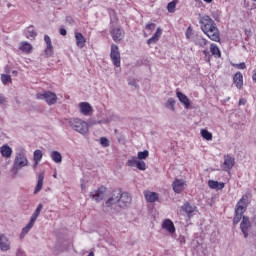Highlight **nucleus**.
<instances>
[{"label": "nucleus", "mask_w": 256, "mask_h": 256, "mask_svg": "<svg viewBox=\"0 0 256 256\" xmlns=\"http://www.w3.org/2000/svg\"><path fill=\"white\" fill-rule=\"evenodd\" d=\"M119 188L114 189L111 193V197L108 198L103 204V209L112 211V213H119L121 208L119 206Z\"/></svg>", "instance_id": "1"}, {"label": "nucleus", "mask_w": 256, "mask_h": 256, "mask_svg": "<svg viewBox=\"0 0 256 256\" xmlns=\"http://www.w3.org/2000/svg\"><path fill=\"white\" fill-rule=\"evenodd\" d=\"M67 123L71 129L80 133V135H87L89 133V124L79 118H69Z\"/></svg>", "instance_id": "2"}, {"label": "nucleus", "mask_w": 256, "mask_h": 256, "mask_svg": "<svg viewBox=\"0 0 256 256\" xmlns=\"http://www.w3.org/2000/svg\"><path fill=\"white\" fill-rule=\"evenodd\" d=\"M27 163L28 161L27 157H25V153L19 152L16 154L11 171L14 173V175H17L20 169H23V167H27Z\"/></svg>", "instance_id": "3"}, {"label": "nucleus", "mask_w": 256, "mask_h": 256, "mask_svg": "<svg viewBox=\"0 0 256 256\" xmlns=\"http://www.w3.org/2000/svg\"><path fill=\"white\" fill-rule=\"evenodd\" d=\"M245 209H247L245 198H241L235 208V215L233 218L234 225H237L241 221V219H243V214L245 213Z\"/></svg>", "instance_id": "4"}, {"label": "nucleus", "mask_w": 256, "mask_h": 256, "mask_svg": "<svg viewBox=\"0 0 256 256\" xmlns=\"http://www.w3.org/2000/svg\"><path fill=\"white\" fill-rule=\"evenodd\" d=\"M36 99L46 101L47 105H55V103H57V94L51 91H46L44 93H38Z\"/></svg>", "instance_id": "5"}, {"label": "nucleus", "mask_w": 256, "mask_h": 256, "mask_svg": "<svg viewBox=\"0 0 256 256\" xmlns=\"http://www.w3.org/2000/svg\"><path fill=\"white\" fill-rule=\"evenodd\" d=\"M202 31L204 35H207V37L211 41H215L216 43H219V41H221V36H220L219 28H217V24L214 25V29H211V26H210L208 28L202 29Z\"/></svg>", "instance_id": "6"}, {"label": "nucleus", "mask_w": 256, "mask_h": 256, "mask_svg": "<svg viewBox=\"0 0 256 256\" xmlns=\"http://www.w3.org/2000/svg\"><path fill=\"white\" fill-rule=\"evenodd\" d=\"M110 59L115 67H121V52L116 44L111 45Z\"/></svg>", "instance_id": "7"}, {"label": "nucleus", "mask_w": 256, "mask_h": 256, "mask_svg": "<svg viewBox=\"0 0 256 256\" xmlns=\"http://www.w3.org/2000/svg\"><path fill=\"white\" fill-rule=\"evenodd\" d=\"M118 205L121 209H125L131 205V196L127 192H123L121 188H119V195H118Z\"/></svg>", "instance_id": "8"}, {"label": "nucleus", "mask_w": 256, "mask_h": 256, "mask_svg": "<svg viewBox=\"0 0 256 256\" xmlns=\"http://www.w3.org/2000/svg\"><path fill=\"white\" fill-rule=\"evenodd\" d=\"M105 193H107V188L105 186H101L96 191L91 192L89 197L96 201V203H101V201L105 199Z\"/></svg>", "instance_id": "9"}, {"label": "nucleus", "mask_w": 256, "mask_h": 256, "mask_svg": "<svg viewBox=\"0 0 256 256\" xmlns=\"http://www.w3.org/2000/svg\"><path fill=\"white\" fill-rule=\"evenodd\" d=\"M240 229L244 235V238L247 239V237H249V229H251V220H249V217L243 216L240 223Z\"/></svg>", "instance_id": "10"}, {"label": "nucleus", "mask_w": 256, "mask_h": 256, "mask_svg": "<svg viewBox=\"0 0 256 256\" xmlns=\"http://www.w3.org/2000/svg\"><path fill=\"white\" fill-rule=\"evenodd\" d=\"M199 23L201 24V31L209 27H211V29H215V25H217L215 21H213V19H211V17L208 15H204L202 18H200Z\"/></svg>", "instance_id": "11"}, {"label": "nucleus", "mask_w": 256, "mask_h": 256, "mask_svg": "<svg viewBox=\"0 0 256 256\" xmlns=\"http://www.w3.org/2000/svg\"><path fill=\"white\" fill-rule=\"evenodd\" d=\"M185 185H187V182H185V180L176 178L172 183L174 193H181L185 189Z\"/></svg>", "instance_id": "12"}, {"label": "nucleus", "mask_w": 256, "mask_h": 256, "mask_svg": "<svg viewBox=\"0 0 256 256\" xmlns=\"http://www.w3.org/2000/svg\"><path fill=\"white\" fill-rule=\"evenodd\" d=\"M111 37L115 43H118V41H122L123 37H125V33L121 28H113L111 31Z\"/></svg>", "instance_id": "13"}, {"label": "nucleus", "mask_w": 256, "mask_h": 256, "mask_svg": "<svg viewBox=\"0 0 256 256\" xmlns=\"http://www.w3.org/2000/svg\"><path fill=\"white\" fill-rule=\"evenodd\" d=\"M11 249V241L4 234H0V250L9 251Z\"/></svg>", "instance_id": "14"}, {"label": "nucleus", "mask_w": 256, "mask_h": 256, "mask_svg": "<svg viewBox=\"0 0 256 256\" xmlns=\"http://www.w3.org/2000/svg\"><path fill=\"white\" fill-rule=\"evenodd\" d=\"M176 96L178 98V101H180V103L182 105H184L185 109H189V107H191V100H189L187 95L183 94L182 92L177 91Z\"/></svg>", "instance_id": "15"}, {"label": "nucleus", "mask_w": 256, "mask_h": 256, "mask_svg": "<svg viewBox=\"0 0 256 256\" xmlns=\"http://www.w3.org/2000/svg\"><path fill=\"white\" fill-rule=\"evenodd\" d=\"M224 169L225 171H229L231 169H233V167L235 166V158L227 155V156H224Z\"/></svg>", "instance_id": "16"}, {"label": "nucleus", "mask_w": 256, "mask_h": 256, "mask_svg": "<svg viewBox=\"0 0 256 256\" xmlns=\"http://www.w3.org/2000/svg\"><path fill=\"white\" fill-rule=\"evenodd\" d=\"M162 33L163 30H161V28H157L153 36L147 40V45H155V43L159 41V38L161 37Z\"/></svg>", "instance_id": "17"}, {"label": "nucleus", "mask_w": 256, "mask_h": 256, "mask_svg": "<svg viewBox=\"0 0 256 256\" xmlns=\"http://www.w3.org/2000/svg\"><path fill=\"white\" fill-rule=\"evenodd\" d=\"M0 153L2 157L9 159L11 155H13V149L9 145L5 144L0 148Z\"/></svg>", "instance_id": "18"}, {"label": "nucleus", "mask_w": 256, "mask_h": 256, "mask_svg": "<svg viewBox=\"0 0 256 256\" xmlns=\"http://www.w3.org/2000/svg\"><path fill=\"white\" fill-rule=\"evenodd\" d=\"M162 229H165L168 233H175V224L170 219H166L162 223Z\"/></svg>", "instance_id": "19"}, {"label": "nucleus", "mask_w": 256, "mask_h": 256, "mask_svg": "<svg viewBox=\"0 0 256 256\" xmlns=\"http://www.w3.org/2000/svg\"><path fill=\"white\" fill-rule=\"evenodd\" d=\"M75 39H76L77 47H79L80 49H83V47H85V43H86V40H85V37L83 36V34L80 32H76Z\"/></svg>", "instance_id": "20"}, {"label": "nucleus", "mask_w": 256, "mask_h": 256, "mask_svg": "<svg viewBox=\"0 0 256 256\" xmlns=\"http://www.w3.org/2000/svg\"><path fill=\"white\" fill-rule=\"evenodd\" d=\"M234 84L237 89L243 88V74L241 72H237L233 77Z\"/></svg>", "instance_id": "21"}, {"label": "nucleus", "mask_w": 256, "mask_h": 256, "mask_svg": "<svg viewBox=\"0 0 256 256\" xmlns=\"http://www.w3.org/2000/svg\"><path fill=\"white\" fill-rule=\"evenodd\" d=\"M208 187H210V189H215L216 191H221V189L225 188V183H223V182L220 183L218 181L209 180Z\"/></svg>", "instance_id": "22"}, {"label": "nucleus", "mask_w": 256, "mask_h": 256, "mask_svg": "<svg viewBox=\"0 0 256 256\" xmlns=\"http://www.w3.org/2000/svg\"><path fill=\"white\" fill-rule=\"evenodd\" d=\"M79 107H80V113H82V115H88L89 113H91V110L93 109L91 107V104L87 102H81L79 104Z\"/></svg>", "instance_id": "23"}, {"label": "nucleus", "mask_w": 256, "mask_h": 256, "mask_svg": "<svg viewBox=\"0 0 256 256\" xmlns=\"http://www.w3.org/2000/svg\"><path fill=\"white\" fill-rule=\"evenodd\" d=\"M192 41L195 45L201 48L207 45V39L203 38L201 35H196Z\"/></svg>", "instance_id": "24"}, {"label": "nucleus", "mask_w": 256, "mask_h": 256, "mask_svg": "<svg viewBox=\"0 0 256 256\" xmlns=\"http://www.w3.org/2000/svg\"><path fill=\"white\" fill-rule=\"evenodd\" d=\"M181 210L184 211V213H186V215H188V217H191V215H193V213L195 211V207L191 206V204L189 202H186L181 207Z\"/></svg>", "instance_id": "25"}, {"label": "nucleus", "mask_w": 256, "mask_h": 256, "mask_svg": "<svg viewBox=\"0 0 256 256\" xmlns=\"http://www.w3.org/2000/svg\"><path fill=\"white\" fill-rule=\"evenodd\" d=\"M44 179H45V173H40L39 176H38L37 185H36L35 190H34L35 195H36V193H39V191H41V189H43Z\"/></svg>", "instance_id": "26"}, {"label": "nucleus", "mask_w": 256, "mask_h": 256, "mask_svg": "<svg viewBox=\"0 0 256 256\" xmlns=\"http://www.w3.org/2000/svg\"><path fill=\"white\" fill-rule=\"evenodd\" d=\"M145 199L148 203H155V201H159V194L157 192H148L145 194Z\"/></svg>", "instance_id": "27"}, {"label": "nucleus", "mask_w": 256, "mask_h": 256, "mask_svg": "<svg viewBox=\"0 0 256 256\" xmlns=\"http://www.w3.org/2000/svg\"><path fill=\"white\" fill-rule=\"evenodd\" d=\"M33 225H35V222L30 220L29 223L22 229V232L20 234V239H23V237H25L27 233H29V231L33 229Z\"/></svg>", "instance_id": "28"}, {"label": "nucleus", "mask_w": 256, "mask_h": 256, "mask_svg": "<svg viewBox=\"0 0 256 256\" xmlns=\"http://www.w3.org/2000/svg\"><path fill=\"white\" fill-rule=\"evenodd\" d=\"M50 157L54 163H61L63 161V156L59 153V151H52Z\"/></svg>", "instance_id": "29"}, {"label": "nucleus", "mask_w": 256, "mask_h": 256, "mask_svg": "<svg viewBox=\"0 0 256 256\" xmlns=\"http://www.w3.org/2000/svg\"><path fill=\"white\" fill-rule=\"evenodd\" d=\"M41 211H43V204H39L37 206L36 210L34 211L32 216L30 217V221L35 223V221H37V217H39V215H41Z\"/></svg>", "instance_id": "30"}, {"label": "nucleus", "mask_w": 256, "mask_h": 256, "mask_svg": "<svg viewBox=\"0 0 256 256\" xmlns=\"http://www.w3.org/2000/svg\"><path fill=\"white\" fill-rule=\"evenodd\" d=\"M20 51L23 53H30L33 49V46L29 44L28 42H22L19 46Z\"/></svg>", "instance_id": "31"}, {"label": "nucleus", "mask_w": 256, "mask_h": 256, "mask_svg": "<svg viewBox=\"0 0 256 256\" xmlns=\"http://www.w3.org/2000/svg\"><path fill=\"white\" fill-rule=\"evenodd\" d=\"M210 53L212 55H214V57H221V50H219V47L217 46V44H211L210 45Z\"/></svg>", "instance_id": "32"}, {"label": "nucleus", "mask_w": 256, "mask_h": 256, "mask_svg": "<svg viewBox=\"0 0 256 256\" xmlns=\"http://www.w3.org/2000/svg\"><path fill=\"white\" fill-rule=\"evenodd\" d=\"M175 103H177L175 99L168 98L164 106L166 109H169L170 111H175Z\"/></svg>", "instance_id": "33"}, {"label": "nucleus", "mask_w": 256, "mask_h": 256, "mask_svg": "<svg viewBox=\"0 0 256 256\" xmlns=\"http://www.w3.org/2000/svg\"><path fill=\"white\" fill-rule=\"evenodd\" d=\"M200 133H201V136L203 137V139H205L206 141L213 140V134L211 132H209V130L202 129Z\"/></svg>", "instance_id": "34"}, {"label": "nucleus", "mask_w": 256, "mask_h": 256, "mask_svg": "<svg viewBox=\"0 0 256 256\" xmlns=\"http://www.w3.org/2000/svg\"><path fill=\"white\" fill-rule=\"evenodd\" d=\"M43 159V152L41 150H35L34 151V161H35V166L39 165V161Z\"/></svg>", "instance_id": "35"}, {"label": "nucleus", "mask_w": 256, "mask_h": 256, "mask_svg": "<svg viewBox=\"0 0 256 256\" xmlns=\"http://www.w3.org/2000/svg\"><path fill=\"white\" fill-rule=\"evenodd\" d=\"M139 161V158L137 156H133L131 159L127 161L128 167H137V162Z\"/></svg>", "instance_id": "36"}, {"label": "nucleus", "mask_w": 256, "mask_h": 256, "mask_svg": "<svg viewBox=\"0 0 256 256\" xmlns=\"http://www.w3.org/2000/svg\"><path fill=\"white\" fill-rule=\"evenodd\" d=\"M175 7H177V1L174 0L167 5L168 13H175Z\"/></svg>", "instance_id": "37"}, {"label": "nucleus", "mask_w": 256, "mask_h": 256, "mask_svg": "<svg viewBox=\"0 0 256 256\" xmlns=\"http://www.w3.org/2000/svg\"><path fill=\"white\" fill-rule=\"evenodd\" d=\"M33 26H29L26 30V35H28V37H31L32 39H35V37H37V33H35V30H32Z\"/></svg>", "instance_id": "38"}, {"label": "nucleus", "mask_w": 256, "mask_h": 256, "mask_svg": "<svg viewBox=\"0 0 256 256\" xmlns=\"http://www.w3.org/2000/svg\"><path fill=\"white\" fill-rule=\"evenodd\" d=\"M45 54L47 55V57H51V55H53V43L52 42L50 44H46Z\"/></svg>", "instance_id": "39"}, {"label": "nucleus", "mask_w": 256, "mask_h": 256, "mask_svg": "<svg viewBox=\"0 0 256 256\" xmlns=\"http://www.w3.org/2000/svg\"><path fill=\"white\" fill-rule=\"evenodd\" d=\"M147 157H149V151L148 150H144L142 152H138L137 159H139L140 161H143V159H147Z\"/></svg>", "instance_id": "40"}, {"label": "nucleus", "mask_w": 256, "mask_h": 256, "mask_svg": "<svg viewBox=\"0 0 256 256\" xmlns=\"http://www.w3.org/2000/svg\"><path fill=\"white\" fill-rule=\"evenodd\" d=\"M136 167L139 169V171H145V169H147V164H145V161L138 160Z\"/></svg>", "instance_id": "41"}, {"label": "nucleus", "mask_w": 256, "mask_h": 256, "mask_svg": "<svg viewBox=\"0 0 256 256\" xmlns=\"http://www.w3.org/2000/svg\"><path fill=\"white\" fill-rule=\"evenodd\" d=\"M1 81H2L3 85H7V83H11V75L2 74Z\"/></svg>", "instance_id": "42"}, {"label": "nucleus", "mask_w": 256, "mask_h": 256, "mask_svg": "<svg viewBox=\"0 0 256 256\" xmlns=\"http://www.w3.org/2000/svg\"><path fill=\"white\" fill-rule=\"evenodd\" d=\"M185 35H186V39H193V28H191V26H189L186 29Z\"/></svg>", "instance_id": "43"}, {"label": "nucleus", "mask_w": 256, "mask_h": 256, "mask_svg": "<svg viewBox=\"0 0 256 256\" xmlns=\"http://www.w3.org/2000/svg\"><path fill=\"white\" fill-rule=\"evenodd\" d=\"M100 144L102 147H109V139L105 137L100 138Z\"/></svg>", "instance_id": "44"}, {"label": "nucleus", "mask_w": 256, "mask_h": 256, "mask_svg": "<svg viewBox=\"0 0 256 256\" xmlns=\"http://www.w3.org/2000/svg\"><path fill=\"white\" fill-rule=\"evenodd\" d=\"M155 27H156L155 23H150L146 25L145 29L147 31H155Z\"/></svg>", "instance_id": "45"}, {"label": "nucleus", "mask_w": 256, "mask_h": 256, "mask_svg": "<svg viewBox=\"0 0 256 256\" xmlns=\"http://www.w3.org/2000/svg\"><path fill=\"white\" fill-rule=\"evenodd\" d=\"M44 41H45L46 45H49V44L52 43V42H51V37H49V35H45V36H44Z\"/></svg>", "instance_id": "46"}, {"label": "nucleus", "mask_w": 256, "mask_h": 256, "mask_svg": "<svg viewBox=\"0 0 256 256\" xmlns=\"http://www.w3.org/2000/svg\"><path fill=\"white\" fill-rule=\"evenodd\" d=\"M59 33L62 37H65V35H67V30L65 28H60Z\"/></svg>", "instance_id": "47"}, {"label": "nucleus", "mask_w": 256, "mask_h": 256, "mask_svg": "<svg viewBox=\"0 0 256 256\" xmlns=\"http://www.w3.org/2000/svg\"><path fill=\"white\" fill-rule=\"evenodd\" d=\"M65 21L71 25V23H73V18L71 16H66Z\"/></svg>", "instance_id": "48"}, {"label": "nucleus", "mask_w": 256, "mask_h": 256, "mask_svg": "<svg viewBox=\"0 0 256 256\" xmlns=\"http://www.w3.org/2000/svg\"><path fill=\"white\" fill-rule=\"evenodd\" d=\"M7 101V99L5 98V96H3V94H0V105H3V103H5Z\"/></svg>", "instance_id": "49"}, {"label": "nucleus", "mask_w": 256, "mask_h": 256, "mask_svg": "<svg viewBox=\"0 0 256 256\" xmlns=\"http://www.w3.org/2000/svg\"><path fill=\"white\" fill-rule=\"evenodd\" d=\"M247 104V99L245 98H240L239 100V105H246Z\"/></svg>", "instance_id": "50"}, {"label": "nucleus", "mask_w": 256, "mask_h": 256, "mask_svg": "<svg viewBox=\"0 0 256 256\" xmlns=\"http://www.w3.org/2000/svg\"><path fill=\"white\" fill-rule=\"evenodd\" d=\"M237 67H238V69H246L247 66L245 65L244 62H242L240 64H237Z\"/></svg>", "instance_id": "51"}, {"label": "nucleus", "mask_w": 256, "mask_h": 256, "mask_svg": "<svg viewBox=\"0 0 256 256\" xmlns=\"http://www.w3.org/2000/svg\"><path fill=\"white\" fill-rule=\"evenodd\" d=\"M128 85H131V87H137V84L135 83V79H132L128 82Z\"/></svg>", "instance_id": "52"}, {"label": "nucleus", "mask_w": 256, "mask_h": 256, "mask_svg": "<svg viewBox=\"0 0 256 256\" xmlns=\"http://www.w3.org/2000/svg\"><path fill=\"white\" fill-rule=\"evenodd\" d=\"M203 55H205V57H211V54L207 50L203 51Z\"/></svg>", "instance_id": "53"}, {"label": "nucleus", "mask_w": 256, "mask_h": 256, "mask_svg": "<svg viewBox=\"0 0 256 256\" xmlns=\"http://www.w3.org/2000/svg\"><path fill=\"white\" fill-rule=\"evenodd\" d=\"M205 61H207V63H209L211 61V56L205 57Z\"/></svg>", "instance_id": "54"}, {"label": "nucleus", "mask_w": 256, "mask_h": 256, "mask_svg": "<svg viewBox=\"0 0 256 256\" xmlns=\"http://www.w3.org/2000/svg\"><path fill=\"white\" fill-rule=\"evenodd\" d=\"M205 1V3H212L213 2V0H204Z\"/></svg>", "instance_id": "55"}, {"label": "nucleus", "mask_w": 256, "mask_h": 256, "mask_svg": "<svg viewBox=\"0 0 256 256\" xmlns=\"http://www.w3.org/2000/svg\"><path fill=\"white\" fill-rule=\"evenodd\" d=\"M12 75H17V71H16V70H13V71H12Z\"/></svg>", "instance_id": "56"}, {"label": "nucleus", "mask_w": 256, "mask_h": 256, "mask_svg": "<svg viewBox=\"0 0 256 256\" xmlns=\"http://www.w3.org/2000/svg\"><path fill=\"white\" fill-rule=\"evenodd\" d=\"M81 188H82V189H85V185L81 184Z\"/></svg>", "instance_id": "57"}, {"label": "nucleus", "mask_w": 256, "mask_h": 256, "mask_svg": "<svg viewBox=\"0 0 256 256\" xmlns=\"http://www.w3.org/2000/svg\"><path fill=\"white\" fill-rule=\"evenodd\" d=\"M253 1H255V3H256V0H253Z\"/></svg>", "instance_id": "58"}]
</instances>
